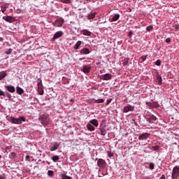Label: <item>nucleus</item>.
I'll use <instances>...</instances> for the list:
<instances>
[{"label": "nucleus", "instance_id": "nucleus-15", "mask_svg": "<svg viewBox=\"0 0 179 179\" xmlns=\"http://www.w3.org/2000/svg\"><path fill=\"white\" fill-rule=\"evenodd\" d=\"M59 148V143L58 142H55L52 146H50V152H54L57 150Z\"/></svg>", "mask_w": 179, "mask_h": 179}, {"label": "nucleus", "instance_id": "nucleus-30", "mask_svg": "<svg viewBox=\"0 0 179 179\" xmlns=\"http://www.w3.org/2000/svg\"><path fill=\"white\" fill-rule=\"evenodd\" d=\"M52 160L56 163V162H58L59 160V157L58 155H55L52 157Z\"/></svg>", "mask_w": 179, "mask_h": 179}, {"label": "nucleus", "instance_id": "nucleus-6", "mask_svg": "<svg viewBox=\"0 0 179 179\" xmlns=\"http://www.w3.org/2000/svg\"><path fill=\"white\" fill-rule=\"evenodd\" d=\"M101 80H111L113 79V75L111 73H105L99 76Z\"/></svg>", "mask_w": 179, "mask_h": 179}, {"label": "nucleus", "instance_id": "nucleus-36", "mask_svg": "<svg viewBox=\"0 0 179 179\" xmlns=\"http://www.w3.org/2000/svg\"><path fill=\"white\" fill-rule=\"evenodd\" d=\"M62 3H71V0H59Z\"/></svg>", "mask_w": 179, "mask_h": 179}, {"label": "nucleus", "instance_id": "nucleus-5", "mask_svg": "<svg viewBox=\"0 0 179 179\" xmlns=\"http://www.w3.org/2000/svg\"><path fill=\"white\" fill-rule=\"evenodd\" d=\"M64 22L65 21L64 18H58L52 23V26H54L55 27H62Z\"/></svg>", "mask_w": 179, "mask_h": 179}, {"label": "nucleus", "instance_id": "nucleus-29", "mask_svg": "<svg viewBox=\"0 0 179 179\" xmlns=\"http://www.w3.org/2000/svg\"><path fill=\"white\" fill-rule=\"evenodd\" d=\"M13 51V50L12 48H9V49L5 50L4 54H6V55H9L12 53Z\"/></svg>", "mask_w": 179, "mask_h": 179}, {"label": "nucleus", "instance_id": "nucleus-35", "mask_svg": "<svg viewBox=\"0 0 179 179\" xmlns=\"http://www.w3.org/2000/svg\"><path fill=\"white\" fill-rule=\"evenodd\" d=\"M31 157H30V155H26L25 156V160L26 162H31Z\"/></svg>", "mask_w": 179, "mask_h": 179}, {"label": "nucleus", "instance_id": "nucleus-24", "mask_svg": "<svg viewBox=\"0 0 179 179\" xmlns=\"http://www.w3.org/2000/svg\"><path fill=\"white\" fill-rule=\"evenodd\" d=\"M157 85H162V76H160V75H157Z\"/></svg>", "mask_w": 179, "mask_h": 179}, {"label": "nucleus", "instance_id": "nucleus-10", "mask_svg": "<svg viewBox=\"0 0 179 179\" xmlns=\"http://www.w3.org/2000/svg\"><path fill=\"white\" fill-rule=\"evenodd\" d=\"M4 89L5 90H7V92H8L9 93H15L16 90L15 89V86L9 85H4Z\"/></svg>", "mask_w": 179, "mask_h": 179}, {"label": "nucleus", "instance_id": "nucleus-7", "mask_svg": "<svg viewBox=\"0 0 179 179\" xmlns=\"http://www.w3.org/2000/svg\"><path fill=\"white\" fill-rule=\"evenodd\" d=\"M64 36V31H58L53 35V37L51 38V41H55L57 40V38H61Z\"/></svg>", "mask_w": 179, "mask_h": 179}, {"label": "nucleus", "instance_id": "nucleus-2", "mask_svg": "<svg viewBox=\"0 0 179 179\" xmlns=\"http://www.w3.org/2000/svg\"><path fill=\"white\" fill-rule=\"evenodd\" d=\"M10 122L12 124H20L22 122H26V117L24 116H20L19 117H10L9 118Z\"/></svg>", "mask_w": 179, "mask_h": 179}, {"label": "nucleus", "instance_id": "nucleus-18", "mask_svg": "<svg viewBox=\"0 0 179 179\" xmlns=\"http://www.w3.org/2000/svg\"><path fill=\"white\" fill-rule=\"evenodd\" d=\"M87 129L88 131H90V132H93V131H95L96 128H94V126H93V124H92L91 123H90L88 122V123L87 124Z\"/></svg>", "mask_w": 179, "mask_h": 179}, {"label": "nucleus", "instance_id": "nucleus-26", "mask_svg": "<svg viewBox=\"0 0 179 179\" xmlns=\"http://www.w3.org/2000/svg\"><path fill=\"white\" fill-rule=\"evenodd\" d=\"M88 19H94V17H96V13H90L87 14V16Z\"/></svg>", "mask_w": 179, "mask_h": 179}, {"label": "nucleus", "instance_id": "nucleus-55", "mask_svg": "<svg viewBox=\"0 0 179 179\" xmlns=\"http://www.w3.org/2000/svg\"><path fill=\"white\" fill-rule=\"evenodd\" d=\"M10 148H9V147H7V149H10Z\"/></svg>", "mask_w": 179, "mask_h": 179}, {"label": "nucleus", "instance_id": "nucleus-3", "mask_svg": "<svg viewBox=\"0 0 179 179\" xmlns=\"http://www.w3.org/2000/svg\"><path fill=\"white\" fill-rule=\"evenodd\" d=\"M145 119L147 122H149V124H155L157 120V117L155 115L149 113L145 116Z\"/></svg>", "mask_w": 179, "mask_h": 179}, {"label": "nucleus", "instance_id": "nucleus-16", "mask_svg": "<svg viewBox=\"0 0 179 179\" xmlns=\"http://www.w3.org/2000/svg\"><path fill=\"white\" fill-rule=\"evenodd\" d=\"M81 34L83 35V36H87L88 37H90V36H92V31L87 30V29H83L81 30Z\"/></svg>", "mask_w": 179, "mask_h": 179}, {"label": "nucleus", "instance_id": "nucleus-19", "mask_svg": "<svg viewBox=\"0 0 179 179\" xmlns=\"http://www.w3.org/2000/svg\"><path fill=\"white\" fill-rule=\"evenodd\" d=\"M82 43H83L81 41H78L76 42V43L74 45V46L73 47V50H79V48L80 47V45H82Z\"/></svg>", "mask_w": 179, "mask_h": 179}, {"label": "nucleus", "instance_id": "nucleus-49", "mask_svg": "<svg viewBox=\"0 0 179 179\" xmlns=\"http://www.w3.org/2000/svg\"><path fill=\"white\" fill-rule=\"evenodd\" d=\"M147 106H150L151 107H153V105H152V103L150 102H146Z\"/></svg>", "mask_w": 179, "mask_h": 179}, {"label": "nucleus", "instance_id": "nucleus-51", "mask_svg": "<svg viewBox=\"0 0 179 179\" xmlns=\"http://www.w3.org/2000/svg\"><path fill=\"white\" fill-rule=\"evenodd\" d=\"M39 94H40L41 96H43V94H44V91H41V92H39Z\"/></svg>", "mask_w": 179, "mask_h": 179}, {"label": "nucleus", "instance_id": "nucleus-11", "mask_svg": "<svg viewBox=\"0 0 179 179\" xmlns=\"http://www.w3.org/2000/svg\"><path fill=\"white\" fill-rule=\"evenodd\" d=\"M3 20H5L8 23H13V22H15V17L10 15H6L3 16Z\"/></svg>", "mask_w": 179, "mask_h": 179}, {"label": "nucleus", "instance_id": "nucleus-4", "mask_svg": "<svg viewBox=\"0 0 179 179\" xmlns=\"http://www.w3.org/2000/svg\"><path fill=\"white\" fill-rule=\"evenodd\" d=\"M179 177V166L176 165L173 168L171 178L177 179Z\"/></svg>", "mask_w": 179, "mask_h": 179}, {"label": "nucleus", "instance_id": "nucleus-50", "mask_svg": "<svg viewBox=\"0 0 179 179\" xmlns=\"http://www.w3.org/2000/svg\"><path fill=\"white\" fill-rule=\"evenodd\" d=\"M159 179H166V176L162 175V176L159 178Z\"/></svg>", "mask_w": 179, "mask_h": 179}, {"label": "nucleus", "instance_id": "nucleus-40", "mask_svg": "<svg viewBox=\"0 0 179 179\" xmlns=\"http://www.w3.org/2000/svg\"><path fill=\"white\" fill-rule=\"evenodd\" d=\"M106 134H107L106 130L101 129V135H102V136H106Z\"/></svg>", "mask_w": 179, "mask_h": 179}, {"label": "nucleus", "instance_id": "nucleus-39", "mask_svg": "<svg viewBox=\"0 0 179 179\" xmlns=\"http://www.w3.org/2000/svg\"><path fill=\"white\" fill-rule=\"evenodd\" d=\"M107 155H108V157H114V153H113V152H110V151H108V152H107Z\"/></svg>", "mask_w": 179, "mask_h": 179}, {"label": "nucleus", "instance_id": "nucleus-13", "mask_svg": "<svg viewBox=\"0 0 179 179\" xmlns=\"http://www.w3.org/2000/svg\"><path fill=\"white\" fill-rule=\"evenodd\" d=\"M150 136L149 133H143L138 136V141H146Z\"/></svg>", "mask_w": 179, "mask_h": 179}, {"label": "nucleus", "instance_id": "nucleus-56", "mask_svg": "<svg viewBox=\"0 0 179 179\" xmlns=\"http://www.w3.org/2000/svg\"><path fill=\"white\" fill-rule=\"evenodd\" d=\"M86 1H90V0H86Z\"/></svg>", "mask_w": 179, "mask_h": 179}, {"label": "nucleus", "instance_id": "nucleus-46", "mask_svg": "<svg viewBox=\"0 0 179 179\" xmlns=\"http://www.w3.org/2000/svg\"><path fill=\"white\" fill-rule=\"evenodd\" d=\"M0 96H5V92L2 91V90H0Z\"/></svg>", "mask_w": 179, "mask_h": 179}, {"label": "nucleus", "instance_id": "nucleus-48", "mask_svg": "<svg viewBox=\"0 0 179 179\" xmlns=\"http://www.w3.org/2000/svg\"><path fill=\"white\" fill-rule=\"evenodd\" d=\"M174 27H175L176 30H178V29H179V24H176L174 25Z\"/></svg>", "mask_w": 179, "mask_h": 179}, {"label": "nucleus", "instance_id": "nucleus-31", "mask_svg": "<svg viewBox=\"0 0 179 179\" xmlns=\"http://www.w3.org/2000/svg\"><path fill=\"white\" fill-rule=\"evenodd\" d=\"M3 97H8V99H12V94H10V93L6 92H4Z\"/></svg>", "mask_w": 179, "mask_h": 179}, {"label": "nucleus", "instance_id": "nucleus-33", "mask_svg": "<svg viewBox=\"0 0 179 179\" xmlns=\"http://www.w3.org/2000/svg\"><path fill=\"white\" fill-rule=\"evenodd\" d=\"M62 179H71V178H72V177L68 176H66V174H62Z\"/></svg>", "mask_w": 179, "mask_h": 179}, {"label": "nucleus", "instance_id": "nucleus-41", "mask_svg": "<svg viewBox=\"0 0 179 179\" xmlns=\"http://www.w3.org/2000/svg\"><path fill=\"white\" fill-rule=\"evenodd\" d=\"M154 150H159L160 149V146L159 145H155L152 147Z\"/></svg>", "mask_w": 179, "mask_h": 179}, {"label": "nucleus", "instance_id": "nucleus-21", "mask_svg": "<svg viewBox=\"0 0 179 179\" xmlns=\"http://www.w3.org/2000/svg\"><path fill=\"white\" fill-rule=\"evenodd\" d=\"M120 14H114L112 18L110 19V22H117L118 19H120Z\"/></svg>", "mask_w": 179, "mask_h": 179}, {"label": "nucleus", "instance_id": "nucleus-28", "mask_svg": "<svg viewBox=\"0 0 179 179\" xmlns=\"http://www.w3.org/2000/svg\"><path fill=\"white\" fill-rule=\"evenodd\" d=\"M128 62H129V57L124 58V60H123L124 66L128 65Z\"/></svg>", "mask_w": 179, "mask_h": 179}, {"label": "nucleus", "instance_id": "nucleus-43", "mask_svg": "<svg viewBox=\"0 0 179 179\" xmlns=\"http://www.w3.org/2000/svg\"><path fill=\"white\" fill-rule=\"evenodd\" d=\"M111 101H112L111 99H107V101L105 103V106H108V104H110V103H111Z\"/></svg>", "mask_w": 179, "mask_h": 179}, {"label": "nucleus", "instance_id": "nucleus-38", "mask_svg": "<svg viewBox=\"0 0 179 179\" xmlns=\"http://www.w3.org/2000/svg\"><path fill=\"white\" fill-rule=\"evenodd\" d=\"M161 64H162V61L160 59H157L155 62V65H157V66H160Z\"/></svg>", "mask_w": 179, "mask_h": 179}, {"label": "nucleus", "instance_id": "nucleus-37", "mask_svg": "<svg viewBox=\"0 0 179 179\" xmlns=\"http://www.w3.org/2000/svg\"><path fill=\"white\" fill-rule=\"evenodd\" d=\"M147 58H148V55L141 56V59H142L143 62H145V61H146Z\"/></svg>", "mask_w": 179, "mask_h": 179}, {"label": "nucleus", "instance_id": "nucleus-8", "mask_svg": "<svg viewBox=\"0 0 179 179\" xmlns=\"http://www.w3.org/2000/svg\"><path fill=\"white\" fill-rule=\"evenodd\" d=\"M96 160H97V166L98 167H100L101 169H103V167H104V166H106V164H107V163L106 162V160L103 159H97L96 158Z\"/></svg>", "mask_w": 179, "mask_h": 179}, {"label": "nucleus", "instance_id": "nucleus-12", "mask_svg": "<svg viewBox=\"0 0 179 179\" xmlns=\"http://www.w3.org/2000/svg\"><path fill=\"white\" fill-rule=\"evenodd\" d=\"M135 107L128 104L127 106H124L123 108V113H129V111H134Z\"/></svg>", "mask_w": 179, "mask_h": 179}, {"label": "nucleus", "instance_id": "nucleus-53", "mask_svg": "<svg viewBox=\"0 0 179 179\" xmlns=\"http://www.w3.org/2000/svg\"><path fill=\"white\" fill-rule=\"evenodd\" d=\"M70 101H71V103H73V101H75V100H74L73 99H71L70 100Z\"/></svg>", "mask_w": 179, "mask_h": 179}, {"label": "nucleus", "instance_id": "nucleus-54", "mask_svg": "<svg viewBox=\"0 0 179 179\" xmlns=\"http://www.w3.org/2000/svg\"><path fill=\"white\" fill-rule=\"evenodd\" d=\"M11 155H15V152H11Z\"/></svg>", "mask_w": 179, "mask_h": 179}, {"label": "nucleus", "instance_id": "nucleus-20", "mask_svg": "<svg viewBox=\"0 0 179 179\" xmlns=\"http://www.w3.org/2000/svg\"><path fill=\"white\" fill-rule=\"evenodd\" d=\"M15 90H16L17 94H20V96H22V94L24 93V90H23L20 87H16Z\"/></svg>", "mask_w": 179, "mask_h": 179}, {"label": "nucleus", "instance_id": "nucleus-14", "mask_svg": "<svg viewBox=\"0 0 179 179\" xmlns=\"http://www.w3.org/2000/svg\"><path fill=\"white\" fill-rule=\"evenodd\" d=\"M80 55H87V54H90V50L87 48H83L80 50Z\"/></svg>", "mask_w": 179, "mask_h": 179}, {"label": "nucleus", "instance_id": "nucleus-9", "mask_svg": "<svg viewBox=\"0 0 179 179\" xmlns=\"http://www.w3.org/2000/svg\"><path fill=\"white\" fill-rule=\"evenodd\" d=\"M90 69H92L90 64H85L83 66L81 71L84 73H89L90 72Z\"/></svg>", "mask_w": 179, "mask_h": 179}, {"label": "nucleus", "instance_id": "nucleus-42", "mask_svg": "<svg viewBox=\"0 0 179 179\" xmlns=\"http://www.w3.org/2000/svg\"><path fill=\"white\" fill-rule=\"evenodd\" d=\"M132 34H134V31H132V30H130L127 36H129V37H132Z\"/></svg>", "mask_w": 179, "mask_h": 179}, {"label": "nucleus", "instance_id": "nucleus-17", "mask_svg": "<svg viewBox=\"0 0 179 179\" xmlns=\"http://www.w3.org/2000/svg\"><path fill=\"white\" fill-rule=\"evenodd\" d=\"M91 124L93 127H99V121L96 119H92L88 122Z\"/></svg>", "mask_w": 179, "mask_h": 179}, {"label": "nucleus", "instance_id": "nucleus-45", "mask_svg": "<svg viewBox=\"0 0 179 179\" xmlns=\"http://www.w3.org/2000/svg\"><path fill=\"white\" fill-rule=\"evenodd\" d=\"M43 86V83H41V80L38 82V87L40 88Z\"/></svg>", "mask_w": 179, "mask_h": 179}, {"label": "nucleus", "instance_id": "nucleus-27", "mask_svg": "<svg viewBox=\"0 0 179 179\" xmlns=\"http://www.w3.org/2000/svg\"><path fill=\"white\" fill-rule=\"evenodd\" d=\"M6 71L0 72V80H2L6 76Z\"/></svg>", "mask_w": 179, "mask_h": 179}, {"label": "nucleus", "instance_id": "nucleus-1", "mask_svg": "<svg viewBox=\"0 0 179 179\" xmlns=\"http://www.w3.org/2000/svg\"><path fill=\"white\" fill-rule=\"evenodd\" d=\"M38 121L43 125V127H47L50 124V115L47 113H40L38 116Z\"/></svg>", "mask_w": 179, "mask_h": 179}, {"label": "nucleus", "instance_id": "nucleus-22", "mask_svg": "<svg viewBox=\"0 0 179 179\" xmlns=\"http://www.w3.org/2000/svg\"><path fill=\"white\" fill-rule=\"evenodd\" d=\"M93 103H95V104H100L101 103H104V99H92V101Z\"/></svg>", "mask_w": 179, "mask_h": 179}, {"label": "nucleus", "instance_id": "nucleus-44", "mask_svg": "<svg viewBox=\"0 0 179 179\" xmlns=\"http://www.w3.org/2000/svg\"><path fill=\"white\" fill-rule=\"evenodd\" d=\"M165 43H171V38H167L166 40H165Z\"/></svg>", "mask_w": 179, "mask_h": 179}, {"label": "nucleus", "instance_id": "nucleus-23", "mask_svg": "<svg viewBox=\"0 0 179 179\" xmlns=\"http://www.w3.org/2000/svg\"><path fill=\"white\" fill-rule=\"evenodd\" d=\"M145 164H148L149 170H155V163H153V162H145Z\"/></svg>", "mask_w": 179, "mask_h": 179}, {"label": "nucleus", "instance_id": "nucleus-25", "mask_svg": "<svg viewBox=\"0 0 179 179\" xmlns=\"http://www.w3.org/2000/svg\"><path fill=\"white\" fill-rule=\"evenodd\" d=\"M7 8H8V4H4L3 6H1V10L3 13H5V12L6 11Z\"/></svg>", "mask_w": 179, "mask_h": 179}, {"label": "nucleus", "instance_id": "nucleus-47", "mask_svg": "<svg viewBox=\"0 0 179 179\" xmlns=\"http://www.w3.org/2000/svg\"><path fill=\"white\" fill-rule=\"evenodd\" d=\"M6 176H5V174L3 175H0V179H6Z\"/></svg>", "mask_w": 179, "mask_h": 179}, {"label": "nucleus", "instance_id": "nucleus-34", "mask_svg": "<svg viewBox=\"0 0 179 179\" xmlns=\"http://www.w3.org/2000/svg\"><path fill=\"white\" fill-rule=\"evenodd\" d=\"M146 30H147V31H152V30H153V26H152V25L148 26L146 27Z\"/></svg>", "mask_w": 179, "mask_h": 179}, {"label": "nucleus", "instance_id": "nucleus-32", "mask_svg": "<svg viewBox=\"0 0 179 179\" xmlns=\"http://www.w3.org/2000/svg\"><path fill=\"white\" fill-rule=\"evenodd\" d=\"M48 176L49 177H52V176H54V171L48 170Z\"/></svg>", "mask_w": 179, "mask_h": 179}, {"label": "nucleus", "instance_id": "nucleus-52", "mask_svg": "<svg viewBox=\"0 0 179 179\" xmlns=\"http://www.w3.org/2000/svg\"><path fill=\"white\" fill-rule=\"evenodd\" d=\"M0 43H3V38L0 37Z\"/></svg>", "mask_w": 179, "mask_h": 179}]
</instances>
